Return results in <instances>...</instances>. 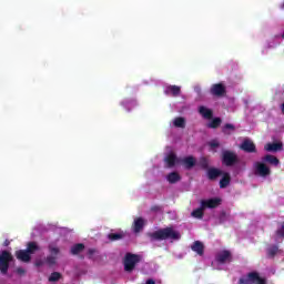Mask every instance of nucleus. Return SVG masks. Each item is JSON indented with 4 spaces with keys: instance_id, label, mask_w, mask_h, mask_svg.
Listing matches in <instances>:
<instances>
[{
    "instance_id": "obj_21",
    "label": "nucleus",
    "mask_w": 284,
    "mask_h": 284,
    "mask_svg": "<svg viewBox=\"0 0 284 284\" xmlns=\"http://www.w3.org/2000/svg\"><path fill=\"white\" fill-rule=\"evenodd\" d=\"M223 174V172L219 169H209L207 171V176L209 179H216L219 176H221Z\"/></svg>"
},
{
    "instance_id": "obj_26",
    "label": "nucleus",
    "mask_w": 284,
    "mask_h": 284,
    "mask_svg": "<svg viewBox=\"0 0 284 284\" xmlns=\"http://www.w3.org/2000/svg\"><path fill=\"white\" fill-rule=\"evenodd\" d=\"M192 250L201 256L203 254V243L196 241L195 243H193Z\"/></svg>"
},
{
    "instance_id": "obj_36",
    "label": "nucleus",
    "mask_w": 284,
    "mask_h": 284,
    "mask_svg": "<svg viewBox=\"0 0 284 284\" xmlns=\"http://www.w3.org/2000/svg\"><path fill=\"white\" fill-rule=\"evenodd\" d=\"M97 251H94V250H89V256H90V258H92V255L95 253Z\"/></svg>"
},
{
    "instance_id": "obj_23",
    "label": "nucleus",
    "mask_w": 284,
    "mask_h": 284,
    "mask_svg": "<svg viewBox=\"0 0 284 284\" xmlns=\"http://www.w3.org/2000/svg\"><path fill=\"white\" fill-rule=\"evenodd\" d=\"M166 181H169V183H176L181 181V175L176 172H172L166 176Z\"/></svg>"
},
{
    "instance_id": "obj_2",
    "label": "nucleus",
    "mask_w": 284,
    "mask_h": 284,
    "mask_svg": "<svg viewBox=\"0 0 284 284\" xmlns=\"http://www.w3.org/2000/svg\"><path fill=\"white\" fill-rule=\"evenodd\" d=\"M40 247L37 244V242H30L27 245V250H20L16 252V256L18 261H22V263H29L31 258V254H34L36 252H39Z\"/></svg>"
},
{
    "instance_id": "obj_39",
    "label": "nucleus",
    "mask_w": 284,
    "mask_h": 284,
    "mask_svg": "<svg viewBox=\"0 0 284 284\" xmlns=\"http://www.w3.org/2000/svg\"><path fill=\"white\" fill-rule=\"evenodd\" d=\"M195 90H196V92H199V88H196Z\"/></svg>"
},
{
    "instance_id": "obj_8",
    "label": "nucleus",
    "mask_w": 284,
    "mask_h": 284,
    "mask_svg": "<svg viewBox=\"0 0 284 284\" xmlns=\"http://www.w3.org/2000/svg\"><path fill=\"white\" fill-rule=\"evenodd\" d=\"M141 261V257L139 255L134 254H126L124 260V270L126 272H132L134 270V265Z\"/></svg>"
},
{
    "instance_id": "obj_34",
    "label": "nucleus",
    "mask_w": 284,
    "mask_h": 284,
    "mask_svg": "<svg viewBox=\"0 0 284 284\" xmlns=\"http://www.w3.org/2000/svg\"><path fill=\"white\" fill-rule=\"evenodd\" d=\"M227 219H230V215H227L225 213H222L221 216H220L221 223H225V221H227Z\"/></svg>"
},
{
    "instance_id": "obj_4",
    "label": "nucleus",
    "mask_w": 284,
    "mask_h": 284,
    "mask_svg": "<svg viewBox=\"0 0 284 284\" xmlns=\"http://www.w3.org/2000/svg\"><path fill=\"white\" fill-rule=\"evenodd\" d=\"M219 205H221V199L219 197H214V199H210V200H203L201 202V207L194 210L192 212V216L194 219H203V210H205V207H219Z\"/></svg>"
},
{
    "instance_id": "obj_32",
    "label": "nucleus",
    "mask_w": 284,
    "mask_h": 284,
    "mask_svg": "<svg viewBox=\"0 0 284 284\" xmlns=\"http://www.w3.org/2000/svg\"><path fill=\"white\" fill-rule=\"evenodd\" d=\"M59 278H61V273L54 272L50 275L49 281L54 282V281H59Z\"/></svg>"
},
{
    "instance_id": "obj_3",
    "label": "nucleus",
    "mask_w": 284,
    "mask_h": 284,
    "mask_svg": "<svg viewBox=\"0 0 284 284\" xmlns=\"http://www.w3.org/2000/svg\"><path fill=\"white\" fill-rule=\"evenodd\" d=\"M232 263V253L230 251H220L215 260L212 262L214 270H225V265Z\"/></svg>"
},
{
    "instance_id": "obj_20",
    "label": "nucleus",
    "mask_w": 284,
    "mask_h": 284,
    "mask_svg": "<svg viewBox=\"0 0 284 284\" xmlns=\"http://www.w3.org/2000/svg\"><path fill=\"white\" fill-rule=\"evenodd\" d=\"M223 176L220 181V187H227L230 185V173H222Z\"/></svg>"
},
{
    "instance_id": "obj_17",
    "label": "nucleus",
    "mask_w": 284,
    "mask_h": 284,
    "mask_svg": "<svg viewBox=\"0 0 284 284\" xmlns=\"http://www.w3.org/2000/svg\"><path fill=\"white\" fill-rule=\"evenodd\" d=\"M241 148L242 150H244V152H254L256 150L254 142H252L251 140H244L241 144Z\"/></svg>"
},
{
    "instance_id": "obj_29",
    "label": "nucleus",
    "mask_w": 284,
    "mask_h": 284,
    "mask_svg": "<svg viewBox=\"0 0 284 284\" xmlns=\"http://www.w3.org/2000/svg\"><path fill=\"white\" fill-rule=\"evenodd\" d=\"M209 148L211 152H216V149L219 148V141L212 140L211 142H209Z\"/></svg>"
},
{
    "instance_id": "obj_38",
    "label": "nucleus",
    "mask_w": 284,
    "mask_h": 284,
    "mask_svg": "<svg viewBox=\"0 0 284 284\" xmlns=\"http://www.w3.org/2000/svg\"><path fill=\"white\" fill-rule=\"evenodd\" d=\"M270 48H274V45L271 44Z\"/></svg>"
},
{
    "instance_id": "obj_11",
    "label": "nucleus",
    "mask_w": 284,
    "mask_h": 284,
    "mask_svg": "<svg viewBox=\"0 0 284 284\" xmlns=\"http://www.w3.org/2000/svg\"><path fill=\"white\" fill-rule=\"evenodd\" d=\"M163 92L168 97H179V94H181V87H179V85H165L163 88Z\"/></svg>"
},
{
    "instance_id": "obj_10",
    "label": "nucleus",
    "mask_w": 284,
    "mask_h": 284,
    "mask_svg": "<svg viewBox=\"0 0 284 284\" xmlns=\"http://www.w3.org/2000/svg\"><path fill=\"white\" fill-rule=\"evenodd\" d=\"M164 163L166 168H174V165H179V163H181V160L176 158V154H174V152H170L164 158Z\"/></svg>"
},
{
    "instance_id": "obj_31",
    "label": "nucleus",
    "mask_w": 284,
    "mask_h": 284,
    "mask_svg": "<svg viewBox=\"0 0 284 284\" xmlns=\"http://www.w3.org/2000/svg\"><path fill=\"white\" fill-rule=\"evenodd\" d=\"M221 125V119L215 118L209 123V128H219Z\"/></svg>"
},
{
    "instance_id": "obj_30",
    "label": "nucleus",
    "mask_w": 284,
    "mask_h": 284,
    "mask_svg": "<svg viewBox=\"0 0 284 284\" xmlns=\"http://www.w3.org/2000/svg\"><path fill=\"white\" fill-rule=\"evenodd\" d=\"M267 254L270 256H275V254H278V246H268Z\"/></svg>"
},
{
    "instance_id": "obj_15",
    "label": "nucleus",
    "mask_w": 284,
    "mask_h": 284,
    "mask_svg": "<svg viewBox=\"0 0 284 284\" xmlns=\"http://www.w3.org/2000/svg\"><path fill=\"white\" fill-rule=\"evenodd\" d=\"M266 152H278L281 150H283V143L281 142H276V143H267L264 146Z\"/></svg>"
},
{
    "instance_id": "obj_16",
    "label": "nucleus",
    "mask_w": 284,
    "mask_h": 284,
    "mask_svg": "<svg viewBox=\"0 0 284 284\" xmlns=\"http://www.w3.org/2000/svg\"><path fill=\"white\" fill-rule=\"evenodd\" d=\"M211 93L214 94V97H222V94H225V87H223V84H213Z\"/></svg>"
},
{
    "instance_id": "obj_27",
    "label": "nucleus",
    "mask_w": 284,
    "mask_h": 284,
    "mask_svg": "<svg viewBox=\"0 0 284 284\" xmlns=\"http://www.w3.org/2000/svg\"><path fill=\"white\" fill-rule=\"evenodd\" d=\"M83 250H85V246L83 244H74L71 247V254H73V255L81 254V252H83Z\"/></svg>"
},
{
    "instance_id": "obj_35",
    "label": "nucleus",
    "mask_w": 284,
    "mask_h": 284,
    "mask_svg": "<svg viewBox=\"0 0 284 284\" xmlns=\"http://www.w3.org/2000/svg\"><path fill=\"white\" fill-rule=\"evenodd\" d=\"M202 166L207 168V160L206 159H202Z\"/></svg>"
},
{
    "instance_id": "obj_13",
    "label": "nucleus",
    "mask_w": 284,
    "mask_h": 284,
    "mask_svg": "<svg viewBox=\"0 0 284 284\" xmlns=\"http://www.w3.org/2000/svg\"><path fill=\"white\" fill-rule=\"evenodd\" d=\"M143 227H145V221L143 220V217H136L132 225L133 232L135 234H139V232L143 230Z\"/></svg>"
},
{
    "instance_id": "obj_5",
    "label": "nucleus",
    "mask_w": 284,
    "mask_h": 284,
    "mask_svg": "<svg viewBox=\"0 0 284 284\" xmlns=\"http://www.w3.org/2000/svg\"><path fill=\"white\" fill-rule=\"evenodd\" d=\"M253 172L255 176H262V179H265V176H270L272 171L270 170V166H267L265 162L262 161L254 163Z\"/></svg>"
},
{
    "instance_id": "obj_6",
    "label": "nucleus",
    "mask_w": 284,
    "mask_h": 284,
    "mask_svg": "<svg viewBox=\"0 0 284 284\" xmlns=\"http://www.w3.org/2000/svg\"><path fill=\"white\" fill-rule=\"evenodd\" d=\"M239 284H265V278L261 277L258 273H250L241 277Z\"/></svg>"
},
{
    "instance_id": "obj_1",
    "label": "nucleus",
    "mask_w": 284,
    "mask_h": 284,
    "mask_svg": "<svg viewBox=\"0 0 284 284\" xmlns=\"http://www.w3.org/2000/svg\"><path fill=\"white\" fill-rule=\"evenodd\" d=\"M181 233L173 227H166L155 231L151 234V241H180Z\"/></svg>"
},
{
    "instance_id": "obj_12",
    "label": "nucleus",
    "mask_w": 284,
    "mask_h": 284,
    "mask_svg": "<svg viewBox=\"0 0 284 284\" xmlns=\"http://www.w3.org/2000/svg\"><path fill=\"white\" fill-rule=\"evenodd\" d=\"M45 263H47V265H57V256L50 255L45 260H43V258L36 260L37 267H41V266L45 265Z\"/></svg>"
},
{
    "instance_id": "obj_37",
    "label": "nucleus",
    "mask_w": 284,
    "mask_h": 284,
    "mask_svg": "<svg viewBox=\"0 0 284 284\" xmlns=\"http://www.w3.org/2000/svg\"><path fill=\"white\" fill-rule=\"evenodd\" d=\"M17 272L18 274H23L26 271L23 268H18Z\"/></svg>"
},
{
    "instance_id": "obj_24",
    "label": "nucleus",
    "mask_w": 284,
    "mask_h": 284,
    "mask_svg": "<svg viewBox=\"0 0 284 284\" xmlns=\"http://www.w3.org/2000/svg\"><path fill=\"white\" fill-rule=\"evenodd\" d=\"M182 163L185 168H193V165L196 164V160L192 156H187L182 160Z\"/></svg>"
},
{
    "instance_id": "obj_22",
    "label": "nucleus",
    "mask_w": 284,
    "mask_h": 284,
    "mask_svg": "<svg viewBox=\"0 0 284 284\" xmlns=\"http://www.w3.org/2000/svg\"><path fill=\"white\" fill-rule=\"evenodd\" d=\"M171 125H173V128H185V119L184 118H175L171 122Z\"/></svg>"
},
{
    "instance_id": "obj_25",
    "label": "nucleus",
    "mask_w": 284,
    "mask_h": 284,
    "mask_svg": "<svg viewBox=\"0 0 284 284\" xmlns=\"http://www.w3.org/2000/svg\"><path fill=\"white\" fill-rule=\"evenodd\" d=\"M125 236V232L119 231L116 233H110L109 239L110 241H120V239H123Z\"/></svg>"
},
{
    "instance_id": "obj_28",
    "label": "nucleus",
    "mask_w": 284,
    "mask_h": 284,
    "mask_svg": "<svg viewBox=\"0 0 284 284\" xmlns=\"http://www.w3.org/2000/svg\"><path fill=\"white\" fill-rule=\"evenodd\" d=\"M49 252L50 254H54L57 256V254H59V246L57 245V243L51 242L49 244Z\"/></svg>"
},
{
    "instance_id": "obj_40",
    "label": "nucleus",
    "mask_w": 284,
    "mask_h": 284,
    "mask_svg": "<svg viewBox=\"0 0 284 284\" xmlns=\"http://www.w3.org/2000/svg\"><path fill=\"white\" fill-rule=\"evenodd\" d=\"M282 37L284 38V33L282 34Z\"/></svg>"
},
{
    "instance_id": "obj_7",
    "label": "nucleus",
    "mask_w": 284,
    "mask_h": 284,
    "mask_svg": "<svg viewBox=\"0 0 284 284\" xmlns=\"http://www.w3.org/2000/svg\"><path fill=\"white\" fill-rule=\"evenodd\" d=\"M11 261H12V254H10V252L3 251L0 254V272H2V274H6V272H8V267Z\"/></svg>"
},
{
    "instance_id": "obj_9",
    "label": "nucleus",
    "mask_w": 284,
    "mask_h": 284,
    "mask_svg": "<svg viewBox=\"0 0 284 284\" xmlns=\"http://www.w3.org/2000/svg\"><path fill=\"white\" fill-rule=\"evenodd\" d=\"M222 161H223L224 165H234V163H236V161H237V158L234 154V152L224 151Z\"/></svg>"
},
{
    "instance_id": "obj_18",
    "label": "nucleus",
    "mask_w": 284,
    "mask_h": 284,
    "mask_svg": "<svg viewBox=\"0 0 284 284\" xmlns=\"http://www.w3.org/2000/svg\"><path fill=\"white\" fill-rule=\"evenodd\" d=\"M262 161H263L264 163H270V165H278V163H280V161L277 160L276 156L270 155V154L265 155V156L262 159Z\"/></svg>"
},
{
    "instance_id": "obj_19",
    "label": "nucleus",
    "mask_w": 284,
    "mask_h": 284,
    "mask_svg": "<svg viewBox=\"0 0 284 284\" xmlns=\"http://www.w3.org/2000/svg\"><path fill=\"white\" fill-rule=\"evenodd\" d=\"M199 112L204 119H212V110L206 106H200Z\"/></svg>"
},
{
    "instance_id": "obj_14",
    "label": "nucleus",
    "mask_w": 284,
    "mask_h": 284,
    "mask_svg": "<svg viewBox=\"0 0 284 284\" xmlns=\"http://www.w3.org/2000/svg\"><path fill=\"white\" fill-rule=\"evenodd\" d=\"M120 105L126 110V112H130V110H134V108H136L138 103H136V100H122L120 102Z\"/></svg>"
},
{
    "instance_id": "obj_33",
    "label": "nucleus",
    "mask_w": 284,
    "mask_h": 284,
    "mask_svg": "<svg viewBox=\"0 0 284 284\" xmlns=\"http://www.w3.org/2000/svg\"><path fill=\"white\" fill-rule=\"evenodd\" d=\"M225 134H230V132H234V126L232 124H226L223 129Z\"/></svg>"
}]
</instances>
